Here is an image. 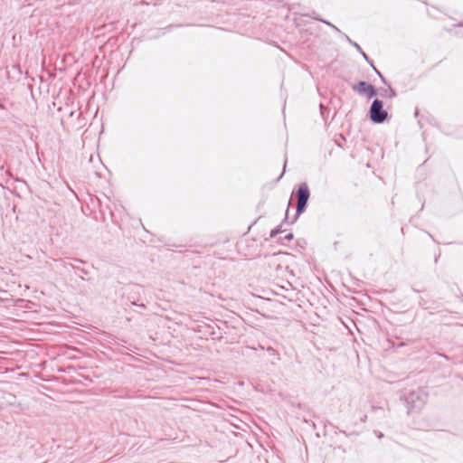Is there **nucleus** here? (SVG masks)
<instances>
[{
	"label": "nucleus",
	"mask_w": 463,
	"mask_h": 463,
	"mask_svg": "<svg viewBox=\"0 0 463 463\" xmlns=\"http://www.w3.org/2000/svg\"><path fill=\"white\" fill-rule=\"evenodd\" d=\"M388 117V112L383 109L382 100L375 99L370 109V118L374 123H382Z\"/></svg>",
	"instance_id": "f257e3e1"
},
{
	"label": "nucleus",
	"mask_w": 463,
	"mask_h": 463,
	"mask_svg": "<svg viewBox=\"0 0 463 463\" xmlns=\"http://www.w3.org/2000/svg\"><path fill=\"white\" fill-rule=\"evenodd\" d=\"M298 205H297V213H300L304 211L307 203L309 198V189L307 184H301L298 189Z\"/></svg>",
	"instance_id": "f03ea898"
},
{
	"label": "nucleus",
	"mask_w": 463,
	"mask_h": 463,
	"mask_svg": "<svg viewBox=\"0 0 463 463\" xmlns=\"http://www.w3.org/2000/svg\"><path fill=\"white\" fill-rule=\"evenodd\" d=\"M353 89L360 94L366 95L368 98H373L376 94L375 89L364 81H360Z\"/></svg>",
	"instance_id": "7ed1b4c3"
},
{
	"label": "nucleus",
	"mask_w": 463,
	"mask_h": 463,
	"mask_svg": "<svg viewBox=\"0 0 463 463\" xmlns=\"http://www.w3.org/2000/svg\"><path fill=\"white\" fill-rule=\"evenodd\" d=\"M292 237H293V235L291 233L286 236V238L288 240L292 239Z\"/></svg>",
	"instance_id": "20e7f679"
}]
</instances>
